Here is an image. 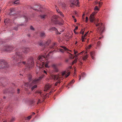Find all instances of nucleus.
<instances>
[{"label":"nucleus","mask_w":122,"mask_h":122,"mask_svg":"<svg viewBox=\"0 0 122 122\" xmlns=\"http://www.w3.org/2000/svg\"><path fill=\"white\" fill-rule=\"evenodd\" d=\"M23 64L25 65L26 67V69H30L31 68L33 67L34 64V61H33V58L31 57L29 59L26 63L25 61H22L18 62V66L20 67L22 66V65Z\"/></svg>","instance_id":"1"},{"label":"nucleus","mask_w":122,"mask_h":122,"mask_svg":"<svg viewBox=\"0 0 122 122\" xmlns=\"http://www.w3.org/2000/svg\"><path fill=\"white\" fill-rule=\"evenodd\" d=\"M44 76V75H42L39 77L38 78L34 79L33 81H32L31 83H25V86L27 87L29 86L30 87H31V90L32 91H33L35 88H36L37 87V86L36 85V84L38 83L39 80H41Z\"/></svg>","instance_id":"2"},{"label":"nucleus","mask_w":122,"mask_h":122,"mask_svg":"<svg viewBox=\"0 0 122 122\" xmlns=\"http://www.w3.org/2000/svg\"><path fill=\"white\" fill-rule=\"evenodd\" d=\"M70 72H68L67 73V71H65L62 73L61 75H54L52 74L51 75V76L52 78L55 81L57 80L58 79L62 80L64 79L63 76H64L65 77H67L70 75Z\"/></svg>","instance_id":"3"},{"label":"nucleus","mask_w":122,"mask_h":122,"mask_svg":"<svg viewBox=\"0 0 122 122\" xmlns=\"http://www.w3.org/2000/svg\"><path fill=\"white\" fill-rule=\"evenodd\" d=\"M19 51L16 52L15 55L14 57L12 58V60H14V61H21V60L23 59L24 55Z\"/></svg>","instance_id":"4"},{"label":"nucleus","mask_w":122,"mask_h":122,"mask_svg":"<svg viewBox=\"0 0 122 122\" xmlns=\"http://www.w3.org/2000/svg\"><path fill=\"white\" fill-rule=\"evenodd\" d=\"M45 59V57L44 56H40L38 57V59L37 62V66L40 68L44 67L45 64L44 61Z\"/></svg>","instance_id":"5"},{"label":"nucleus","mask_w":122,"mask_h":122,"mask_svg":"<svg viewBox=\"0 0 122 122\" xmlns=\"http://www.w3.org/2000/svg\"><path fill=\"white\" fill-rule=\"evenodd\" d=\"M99 21V20L97 19V23H95V24L97 27H98L97 28V30L101 34L103 33L104 30L105 28L104 25L102 23H99L98 22Z\"/></svg>","instance_id":"6"},{"label":"nucleus","mask_w":122,"mask_h":122,"mask_svg":"<svg viewBox=\"0 0 122 122\" xmlns=\"http://www.w3.org/2000/svg\"><path fill=\"white\" fill-rule=\"evenodd\" d=\"M9 66L8 63L5 60H0V68H6Z\"/></svg>","instance_id":"7"},{"label":"nucleus","mask_w":122,"mask_h":122,"mask_svg":"<svg viewBox=\"0 0 122 122\" xmlns=\"http://www.w3.org/2000/svg\"><path fill=\"white\" fill-rule=\"evenodd\" d=\"M13 48V47L12 46L6 45L4 46L2 49L5 51H9L12 50Z\"/></svg>","instance_id":"8"},{"label":"nucleus","mask_w":122,"mask_h":122,"mask_svg":"<svg viewBox=\"0 0 122 122\" xmlns=\"http://www.w3.org/2000/svg\"><path fill=\"white\" fill-rule=\"evenodd\" d=\"M70 2L71 3L70 6L71 7H72L74 5L78 6L79 4L78 0H70Z\"/></svg>","instance_id":"9"},{"label":"nucleus","mask_w":122,"mask_h":122,"mask_svg":"<svg viewBox=\"0 0 122 122\" xmlns=\"http://www.w3.org/2000/svg\"><path fill=\"white\" fill-rule=\"evenodd\" d=\"M22 50L23 52L25 54H27L30 51V49L29 48H23Z\"/></svg>","instance_id":"10"},{"label":"nucleus","mask_w":122,"mask_h":122,"mask_svg":"<svg viewBox=\"0 0 122 122\" xmlns=\"http://www.w3.org/2000/svg\"><path fill=\"white\" fill-rule=\"evenodd\" d=\"M51 85L49 84L46 85L45 87L44 91H46L50 89L51 87Z\"/></svg>","instance_id":"11"},{"label":"nucleus","mask_w":122,"mask_h":122,"mask_svg":"<svg viewBox=\"0 0 122 122\" xmlns=\"http://www.w3.org/2000/svg\"><path fill=\"white\" fill-rule=\"evenodd\" d=\"M58 17L57 15H55L53 16L51 19V21L55 23H56L57 19Z\"/></svg>","instance_id":"12"},{"label":"nucleus","mask_w":122,"mask_h":122,"mask_svg":"<svg viewBox=\"0 0 122 122\" xmlns=\"http://www.w3.org/2000/svg\"><path fill=\"white\" fill-rule=\"evenodd\" d=\"M94 14L92 13L91 15L89 17L90 21L92 22H93L95 20L94 17Z\"/></svg>","instance_id":"13"},{"label":"nucleus","mask_w":122,"mask_h":122,"mask_svg":"<svg viewBox=\"0 0 122 122\" xmlns=\"http://www.w3.org/2000/svg\"><path fill=\"white\" fill-rule=\"evenodd\" d=\"M10 12L9 13V14L10 15H16V13H14L15 11V9H10Z\"/></svg>","instance_id":"14"},{"label":"nucleus","mask_w":122,"mask_h":122,"mask_svg":"<svg viewBox=\"0 0 122 122\" xmlns=\"http://www.w3.org/2000/svg\"><path fill=\"white\" fill-rule=\"evenodd\" d=\"M51 29L52 30L55 31H56V34H61V33L63 31L61 30L59 33H58V32L57 29L55 27H52L51 28Z\"/></svg>","instance_id":"15"},{"label":"nucleus","mask_w":122,"mask_h":122,"mask_svg":"<svg viewBox=\"0 0 122 122\" xmlns=\"http://www.w3.org/2000/svg\"><path fill=\"white\" fill-rule=\"evenodd\" d=\"M52 66L54 69L55 71L57 72L58 71V69L56 65L54 64H53L52 65Z\"/></svg>","instance_id":"16"},{"label":"nucleus","mask_w":122,"mask_h":122,"mask_svg":"<svg viewBox=\"0 0 122 122\" xmlns=\"http://www.w3.org/2000/svg\"><path fill=\"white\" fill-rule=\"evenodd\" d=\"M57 46V44L56 43H54L53 44L52 47H51V48H53L54 49H56L57 48L56 46Z\"/></svg>","instance_id":"17"},{"label":"nucleus","mask_w":122,"mask_h":122,"mask_svg":"<svg viewBox=\"0 0 122 122\" xmlns=\"http://www.w3.org/2000/svg\"><path fill=\"white\" fill-rule=\"evenodd\" d=\"M10 20L9 19H7L5 20L4 22L6 24V23L7 24L10 23Z\"/></svg>","instance_id":"18"},{"label":"nucleus","mask_w":122,"mask_h":122,"mask_svg":"<svg viewBox=\"0 0 122 122\" xmlns=\"http://www.w3.org/2000/svg\"><path fill=\"white\" fill-rule=\"evenodd\" d=\"M88 57V55L86 54L82 57V60L83 61H85L87 59Z\"/></svg>","instance_id":"19"},{"label":"nucleus","mask_w":122,"mask_h":122,"mask_svg":"<svg viewBox=\"0 0 122 122\" xmlns=\"http://www.w3.org/2000/svg\"><path fill=\"white\" fill-rule=\"evenodd\" d=\"M40 36L41 37H44L45 36V33L44 32H41L40 34Z\"/></svg>","instance_id":"20"},{"label":"nucleus","mask_w":122,"mask_h":122,"mask_svg":"<svg viewBox=\"0 0 122 122\" xmlns=\"http://www.w3.org/2000/svg\"><path fill=\"white\" fill-rule=\"evenodd\" d=\"M56 10L57 12L58 13H59L60 15H61V16L63 17H64V15L60 11L58 10L57 9H56Z\"/></svg>","instance_id":"21"},{"label":"nucleus","mask_w":122,"mask_h":122,"mask_svg":"<svg viewBox=\"0 0 122 122\" xmlns=\"http://www.w3.org/2000/svg\"><path fill=\"white\" fill-rule=\"evenodd\" d=\"M46 16V15H41L40 16L41 18L43 19H44Z\"/></svg>","instance_id":"22"},{"label":"nucleus","mask_w":122,"mask_h":122,"mask_svg":"<svg viewBox=\"0 0 122 122\" xmlns=\"http://www.w3.org/2000/svg\"><path fill=\"white\" fill-rule=\"evenodd\" d=\"M70 54V57L71 59H73L74 58V57H77L78 56L77 55V54L74 57H72V55L71 53Z\"/></svg>","instance_id":"23"},{"label":"nucleus","mask_w":122,"mask_h":122,"mask_svg":"<svg viewBox=\"0 0 122 122\" xmlns=\"http://www.w3.org/2000/svg\"><path fill=\"white\" fill-rule=\"evenodd\" d=\"M28 78H29V80L30 81V82H28V83H31L32 81H33V80H31V79H32L31 76L30 75H29L28 76Z\"/></svg>","instance_id":"24"},{"label":"nucleus","mask_w":122,"mask_h":122,"mask_svg":"<svg viewBox=\"0 0 122 122\" xmlns=\"http://www.w3.org/2000/svg\"><path fill=\"white\" fill-rule=\"evenodd\" d=\"M61 47L63 49H64L65 51H71L69 50L66 47L64 46H61Z\"/></svg>","instance_id":"25"},{"label":"nucleus","mask_w":122,"mask_h":122,"mask_svg":"<svg viewBox=\"0 0 122 122\" xmlns=\"http://www.w3.org/2000/svg\"><path fill=\"white\" fill-rule=\"evenodd\" d=\"M74 82L75 81L74 80H73L68 84V85L69 86L71 85V84H73Z\"/></svg>","instance_id":"26"},{"label":"nucleus","mask_w":122,"mask_h":122,"mask_svg":"<svg viewBox=\"0 0 122 122\" xmlns=\"http://www.w3.org/2000/svg\"><path fill=\"white\" fill-rule=\"evenodd\" d=\"M19 0H17L14 2V4H18L19 3Z\"/></svg>","instance_id":"27"},{"label":"nucleus","mask_w":122,"mask_h":122,"mask_svg":"<svg viewBox=\"0 0 122 122\" xmlns=\"http://www.w3.org/2000/svg\"><path fill=\"white\" fill-rule=\"evenodd\" d=\"M77 59H75L74 61L72 62V65H73L74 63H75L77 61Z\"/></svg>","instance_id":"28"},{"label":"nucleus","mask_w":122,"mask_h":122,"mask_svg":"<svg viewBox=\"0 0 122 122\" xmlns=\"http://www.w3.org/2000/svg\"><path fill=\"white\" fill-rule=\"evenodd\" d=\"M101 43V42L99 41H98L97 43V46H99L100 45Z\"/></svg>","instance_id":"29"},{"label":"nucleus","mask_w":122,"mask_h":122,"mask_svg":"<svg viewBox=\"0 0 122 122\" xmlns=\"http://www.w3.org/2000/svg\"><path fill=\"white\" fill-rule=\"evenodd\" d=\"M48 62H46V63L45 64V67L46 68L49 67L48 66Z\"/></svg>","instance_id":"30"},{"label":"nucleus","mask_w":122,"mask_h":122,"mask_svg":"<svg viewBox=\"0 0 122 122\" xmlns=\"http://www.w3.org/2000/svg\"><path fill=\"white\" fill-rule=\"evenodd\" d=\"M94 10H99V9L98 8L97 6H96L94 9Z\"/></svg>","instance_id":"31"},{"label":"nucleus","mask_w":122,"mask_h":122,"mask_svg":"<svg viewBox=\"0 0 122 122\" xmlns=\"http://www.w3.org/2000/svg\"><path fill=\"white\" fill-rule=\"evenodd\" d=\"M50 40H48L47 41L46 43V44L47 45H48L50 43Z\"/></svg>","instance_id":"32"},{"label":"nucleus","mask_w":122,"mask_h":122,"mask_svg":"<svg viewBox=\"0 0 122 122\" xmlns=\"http://www.w3.org/2000/svg\"><path fill=\"white\" fill-rule=\"evenodd\" d=\"M36 93H38L40 95L41 94V91H36Z\"/></svg>","instance_id":"33"},{"label":"nucleus","mask_w":122,"mask_h":122,"mask_svg":"<svg viewBox=\"0 0 122 122\" xmlns=\"http://www.w3.org/2000/svg\"><path fill=\"white\" fill-rule=\"evenodd\" d=\"M15 118L12 117L11 119L10 120V121L11 122H13L15 120Z\"/></svg>","instance_id":"34"},{"label":"nucleus","mask_w":122,"mask_h":122,"mask_svg":"<svg viewBox=\"0 0 122 122\" xmlns=\"http://www.w3.org/2000/svg\"><path fill=\"white\" fill-rule=\"evenodd\" d=\"M41 100L40 99H38V100L37 101V102L36 104H38L39 103H41Z\"/></svg>","instance_id":"35"},{"label":"nucleus","mask_w":122,"mask_h":122,"mask_svg":"<svg viewBox=\"0 0 122 122\" xmlns=\"http://www.w3.org/2000/svg\"><path fill=\"white\" fill-rule=\"evenodd\" d=\"M60 81L58 80V81L55 84V85L56 86L57 85V84L58 83H60Z\"/></svg>","instance_id":"36"},{"label":"nucleus","mask_w":122,"mask_h":122,"mask_svg":"<svg viewBox=\"0 0 122 122\" xmlns=\"http://www.w3.org/2000/svg\"><path fill=\"white\" fill-rule=\"evenodd\" d=\"M24 17L25 19V21H27L28 20V19L27 17L25 16H24Z\"/></svg>","instance_id":"37"},{"label":"nucleus","mask_w":122,"mask_h":122,"mask_svg":"<svg viewBox=\"0 0 122 122\" xmlns=\"http://www.w3.org/2000/svg\"><path fill=\"white\" fill-rule=\"evenodd\" d=\"M80 33L81 34H82L83 35L84 32V30L83 29L81 30V31H80Z\"/></svg>","instance_id":"38"},{"label":"nucleus","mask_w":122,"mask_h":122,"mask_svg":"<svg viewBox=\"0 0 122 122\" xmlns=\"http://www.w3.org/2000/svg\"><path fill=\"white\" fill-rule=\"evenodd\" d=\"M30 29L31 30H34V28L32 26H30Z\"/></svg>","instance_id":"39"},{"label":"nucleus","mask_w":122,"mask_h":122,"mask_svg":"<svg viewBox=\"0 0 122 122\" xmlns=\"http://www.w3.org/2000/svg\"><path fill=\"white\" fill-rule=\"evenodd\" d=\"M85 39V38L83 36L82 37V42H83L84 41V39Z\"/></svg>","instance_id":"40"},{"label":"nucleus","mask_w":122,"mask_h":122,"mask_svg":"<svg viewBox=\"0 0 122 122\" xmlns=\"http://www.w3.org/2000/svg\"><path fill=\"white\" fill-rule=\"evenodd\" d=\"M60 51H61L62 53H64V50L63 49H60Z\"/></svg>","instance_id":"41"},{"label":"nucleus","mask_w":122,"mask_h":122,"mask_svg":"<svg viewBox=\"0 0 122 122\" xmlns=\"http://www.w3.org/2000/svg\"><path fill=\"white\" fill-rule=\"evenodd\" d=\"M31 115L27 117V118L28 119H31Z\"/></svg>","instance_id":"42"},{"label":"nucleus","mask_w":122,"mask_h":122,"mask_svg":"<svg viewBox=\"0 0 122 122\" xmlns=\"http://www.w3.org/2000/svg\"><path fill=\"white\" fill-rule=\"evenodd\" d=\"M88 31L87 32L86 34H85L84 35V36H83L85 38V37L86 36H87V34H88Z\"/></svg>","instance_id":"43"},{"label":"nucleus","mask_w":122,"mask_h":122,"mask_svg":"<svg viewBox=\"0 0 122 122\" xmlns=\"http://www.w3.org/2000/svg\"><path fill=\"white\" fill-rule=\"evenodd\" d=\"M102 3H101L100 2H99V7H100L102 5Z\"/></svg>","instance_id":"44"},{"label":"nucleus","mask_w":122,"mask_h":122,"mask_svg":"<svg viewBox=\"0 0 122 122\" xmlns=\"http://www.w3.org/2000/svg\"><path fill=\"white\" fill-rule=\"evenodd\" d=\"M78 29V27L76 26V27L75 28L74 30V31L75 32V30H77Z\"/></svg>","instance_id":"45"},{"label":"nucleus","mask_w":122,"mask_h":122,"mask_svg":"<svg viewBox=\"0 0 122 122\" xmlns=\"http://www.w3.org/2000/svg\"><path fill=\"white\" fill-rule=\"evenodd\" d=\"M94 52H91L90 53V55L91 56H92L93 54H94Z\"/></svg>","instance_id":"46"},{"label":"nucleus","mask_w":122,"mask_h":122,"mask_svg":"<svg viewBox=\"0 0 122 122\" xmlns=\"http://www.w3.org/2000/svg\"><path fill=\"white\" fill-rule=\"evenodd\" d=\"M83 52V51H82L81 52H80V53H79L78 54H77V55H78V56H79V55L80 54H81Z\"/></svg>","instance_id":"47"},{"label":"nucleus","mask_w":122,"mask_h":122,"mask_svg":"<svg viewBox=\"0 0 122 122\" xmlns=\"http://www.w3.org/2000/svg\"><path fill=\"white\" fill-rule=\"evenodd\" d=\"M91 47H92V45H90L88 47V48L90 49Z\"/></svg>","instance_id":"48"},{"label":"nucleus","mask_w":122,"mask_h":122,"mask_svg":"<svg viewBox=\"0 0 122 122\" xmlns=\"http://www.w3.org/2000/svg\"><path fill=\"white\" fill-rule=\"evenodd\" d=\"M88 17H86V22H87L88 21Z\"/></svg>","instance_id":"49"},{"label":"nucleus","mask_w":122,"mask_h":122,"mask_svg":"<svg viewBox=\"0 0 122 122\" xmlns=\"http://www.w3.org/2000/svg\"><path fill=\"white\" fill-rule=\"evenodd\" d=\"M78 53V52L77 51H76L75 50H74V54H76Z\"/></svg>","instance_id":"50"},{"label":"nucleus","mask_w":122,"mask_h":122,"mask_svg":"<svg viewBox=\"0 0 122 122\" xmlns=\"http://www.w3.org/2000/svg\"><path fill=\"white\" fill-rule=\"evenodd\" d=\"M43 72L44 73H45V74H47V73L46 72V71L45 70H44V71H43Z\"/></svg>","instance_id":"51"},{"label":"nucleus","mask_w":122,"mask_h":122,"mask_svg":"<svg viewBox=\"0 0 122 122\" xmlns=\"http://www.w3.org/2000/svg\"><path fill=\"white\" fill-rule=\"evenodd\" d=\"M20 91V90L19 89H18L17 90V93H19V91Z\"/></svg>","instance_id":"52"},{"label":"nucleus","mask_w":122,"mask_h":122,"mask_svg":"<svg viewBox=\"0 0 122 122\" xmlns=\"http://www.w3.org/2000/svg\"><path fill=\"white\" fill-rule=\"evenodd\" d=\"M42 45H43V44H42V43H40L39 44V45H40V46H42Z\"/></svg>","instance_id":"53"},{"label":"nucleus","mask_w":122,"mask_h":122,"mask_svg":"<svg viewBox=\"0 0 122 122\" xmlns=\"http://www.w3.org/2000/svg\"><path fill=\"white\" fill-rule=\"evenodd\" d=\"M74 14H75V15H76L77 14V13L76 12V11H75L74 12Z\"/></svg>","instance_id":"54"},{"label":"nucleus","mask_w":122,"mask_h":122,"mask_svg":"<svg viewBox=\"0 0 122 122\" xmlns=\"http://www.w3.org/2000/svg\"><path fill=\"white\" fill-rule=\"evenodd\" d=\"M84 73H82L81 74V75L83 76H84Z\"/></svg>","instance_id":"55"},{"label":"nucleus","mask_w":122,"mask_h":122,"mask_svg":"<svg viewBox=\"0 0 122 122\" xmlns=\"http://www.w3.org/2000/svg\"><path fill=\"white\" fill-rule=\"evenodd\" d=\"M3 43V42L2 41H0V46L1 45V44H2Z\"/></svg>","instance_id":"56"},{"label":"nucleus","mask_w":122,"mask_h":122,"mask_svg":"<svg viewBox=\"0 0 122 122\" xmlns=\"http://www.w3.org/2000/svg\"><path fill=\"white\" fill-rule=\"evenodd\" d=\"M74 22H76V19H74Z\"/></svg>","instance_id":"57"},{"label":"nucleus","mask_w":122,"mask_h":122,"mask_svg":"<svg viewBox=\"0 0 122 122\" xmlns=\"http://www.w3.org/2000/svg\"><path fill=\"white\" fill-rule=\"evenodd\" d=\"M102 38V37H99V40H100V39H101V38Z\"/></svg>","instance_id":"58"},{"label":"nucleus","mask_w":122,"mask_h":122,"mask_svg":"<svg viewBox=\"0 0 122 122\" xmlns=\"http://www.w3.org/2000/svg\"><path fill=\"white\" fill-rule=\"evenodd\" d=\"M74 32L76 34H77V32H76L75 31V32L74 31Z\"/></svg>","instance_id":"59"},{"label":"nucleus","mask_w":122,"mask_h":122,"mask_svg":"<svg viewBox=\"0 0 122 122\" xmlns=\"http://www.w3.org/2000/svg\"><path fill=\"white\" fill-rule=\"evenodd\" d=\"M54 51H51L50 52L49 54L51 53L52 52H53Z\"/></svg>","instance_id":"60"},{"label":"nucleus","mask_w":122,"mask_h":122,"mask_svg":"<svg viewBox=\"0 0 122 122\" xmlns=\"http://www.w3.org/2000/svg\"><path fill=\"white\" fill-rule=\"evenodd\" d=\"M81 76H80V77H79V80H80L81 79Z\"/></svg>","instance_id":"61"},{"label":"nucleus","mask_w":122,"mask_h":122,"mask_svg":"<svg viewBox=\"0 0 122 122\" xmlns=\"http://www.w3.org/2000/svg\"><path fill=\"white\" fill-rule=\"evenodd\" d=\"M35 113L34 112H33L32 113V114L33 115H35Z\"/></svg>","instance_id":"62"},{"label":"nucleus","mask_w":122,"mask_h":122,"mask_svg":"<svg viewBox=\"0 0 122 122\" xmlns=\"http://www.w3.org/2000/svg\"><path fill=\"white\" fill-rule=\"evenodd\" d=\"M72 17L73 18H75V17L74 16H72Z\"/></svg>","instance_id":"63"},{"label":"nucleus","mask_w":122,"mask_h":122,"mask_svg":"<svg viewBox=\"0 0 122 122\" xmlns=\"http://www.w3.org/2000/svg\"><path fill=\"white\" fill-rule=\"evenodd\" d=\"M68 60H66V62H68Z\"/></svg>","instance_id":"64"}]
</instances>
